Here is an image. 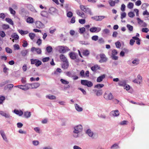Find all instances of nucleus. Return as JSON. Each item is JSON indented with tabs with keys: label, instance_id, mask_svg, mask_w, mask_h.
Here are the masks:
<instances>
[{
	"label": "nucleus",
	"instance_id": "nucleus-1",
	"mask_svg": "<svg viewBox=\"0 0 149 149\" xmlns=\"http://www.w3.org/2000/svg\"><path fill=\"white\" fill-rule=\"evenodd\" d=\"M82 130V127L81 125H79L74 127L73 136L75 137L78 136V134L81 132Z\"/></svg>",
	"mask_w": 149,
	"mask_h": 149
},
{
	"label": "nucleus",
	"instance_id": "nucleus-2",
	"mask_svg": "<svg viewBox=\"0 0 149 149\" xmlns=\"http://www.w3.org/2000/svg\"><path fill=\"white\" fill-rule=\"evenodd\" d=\"M56 50L58 51L60 53H64L70 50L68 47L66 46H58L56 48Z\"/></svg>",
	"mask_w": 149,
	"mask_h": 149
},
{
	"label": "nucleus",
	"instance_id": "nucleus-3",
	"mask_svg": "<svg viewBox=\"0 0 149 149\" xmlns=\"http://www.w3.org/2000/svg\"><path fill=\"white\" fill-rule=\"evenodd\" d=\"M104 97L105 99L107 100H111L114 98L112 93L109 91H106L104 93Z\"/></svg>",
	"mask_w": 149,
	"mask_h": 149
},
{
	"label": "nucleus",
	"instance_id": "nucleus-4",
	"mask_svg": "<svg viewBox=\"0 0 149 149\" xmlns=\"http://www.w3.org/2000/svg\"><path fill=\"white\" fill-rule=\"evenodd\" d=\"M79 7L81 10L91 15H93L92 13L91 12V9L86 6L83 5H80Z\"/></svg>",
	"mask_w": 149,
	"mask_h": 149
},
{
	"label": "nucleus",
	"instance_id": "nucleus-5",
	"mask_svg": "<svg viewBox=\"0 0 149 149\" xmlns=\"http://www.w3.org/2000/svg\"><path fill=\"white\" fill-rule=\"evenodd\" d=\"M81 84L87 86L88 87H91L93 85L92 83L88 80H81Z\"/></svg>",
	"mask_w": 149,
	"mask_h": 149
},
{
	"label": "nucleus",
	"instance_id": "nucleus-6",
	"mask_svg": "<svg viewBox=\"0 0 149 149\" xmlns=\"http://www.w3.org/2000/svg\"><path fill=\"white\" fill-rule=\"evenodd\" d=\"M31 63V64H35L37 67H38L41 65L42 62L38 59H30Z\"/></svg>",
	"mask_w": 149,
	"mask_h": 149
},
{
	"label": "nucleus",
	"instance_id": "nucleus-7",
	"mask_svg": "<svg viewBox=\"0 0 149 149\" xmlns=\"http://www.w3.org/2000/svg\"><path fill=\"white\" fill-rule=\"evenodd\" d=\"M118 52L116 50L113 49L112 50L111 57L114 60H117L118 59V57L116 56Z\"/></svg>",
	"mask_w": 149,
	"mask_h": 149
},
{
	"label": "nucleus",
	"instance_id": "nucleus-8",
	"mask_svg": "<svg viewBox=\"0 0 149 149\" xmlns=\"http://www.w3.org/2000/svg\"><path fill=\"white\" fill-rule=\"evenodd\" d=\"M100 56L101 58L100 60L99 61L100 63L105 62L107 61V58L104 54H101L100 55Z\"/></svg>",
	"mask_w": 149,
	"mask_h": 149
},
{
	"label": "nucleus",
	"instance_id": "nucleus-9",
	"mask_svg": "<svg viewBox=\"0 0 149 149\" xmlns=\"http://www.w3.org/2000/svg\"><path fill=\"white\" fill-rule=\"evenodd\" d=\"M109 115L112 117H115L119 115V112L118 110L112 111L110 112Z\"/></svg>",
	"mask_w": 149,
	"mask_h": 149
},
{
	"label": "nucleus",
	"instance_id": "nucleus-10",
	"mask_svg": "<svg viewBox=\"0 0 149 149\" xmlns=\"http://www.w3.org/2000/svg\"><path fill=\"white\" fill-rule=\"evenodd\" d=\"M101 28H97L95 27H92L90 29V31L92 33L98 32L100 31Z\"/></svg>",
	"mask_w": 149,
	"mask_h": 149
},
{
	"label": "nucleus",
	"instance_id": "nucleus-11",
	"mask_svg": "<svg viewBox=\"0 0 149 149\" xmlns=\"http://www.w3.org/2000/svg\"><path fill=\"white\" fill-rule=\"evenodd\" d=\"M36 28L38 29L42 28L44 27V25L40 21H37L36 22Z\"/></svg>",
	"mask_w": 149,
	"mask_h": 149
},
{
	"label": "nucleus",
	"instance_id": "nucleus-12",
	"mask_svg": "<svg viewBox=\"0 0 149 149\" xmlns=\"http://www.w3.org/2000/svg\"><path fill=\"white\" fill-rule=\"evenodd\" d=\"M31 50L32 52L36 51L38 54H40L41 53V50L39 48H35L33 47L31 48Z\"/></svg>",
	"mask_w": 149,
	"mask_h": 149
},
{
	"label": "nucleus",
	"instance_id": "nucleus-13",
	"mask_svg": "<svg viewBox=\"0 0 149 149\" xmlns=\"http://www.w3.org/2000/svg\"><path fill=\"white\" fill-rule=\"evenodd\" d=\"M0 134L3 139L6 142H8V141L7 138L4 132L2 130H1L0 131Z\"/></svg>",
	"mask_w": 149,
	"mask_h": 149
},
{
	"label": "nucleus",
	"instance_id": "nucleus-14",
	"mask_svg": "<svg viewBox=\"0 0 149 149\" xmlns=\"http://www.w3.org/2000/svg\"><path fill=\"white\" fill-rule=\"evenodd\" d=\"M77 54L74 52H71L69 54L70 58L72 59H75L76 58Z\"/></svg>",
	"mask_w": 149,
	"mask_h": 149
},
{
	"label": "nucleus",
	"instance_id": "nucleus-15",
	"mask_svg": "<svg viewBox=\"0 0 149 149\" xmlns=\"http://www.w3.org/2000/svg\"><path fill=\"white\" fill-rule=\"evenodd\" d=\"M126 80H123L119 81L118 82V84L120 86H125V85H126Z\"/></svg>",
	"mask_w": 149,
	"mask_h": 149
},
{
	"label": "nucleus",
	"instance_id": "nucleus-16",
	"mask_svg": "<svg viewBox=\"0 0 149 149\" xmlns=\"http://www.w3.org/2000/svg\"><path fill=\"white\" fill-rule=\"evenodd\" d=\"M91 70L95 72L98 70L100 69V67L97 65H95L91 68Z\"/></svg>",
	"mask_w": 149,
	"mask_h": 149
},
{
	"label": "nucleus",
	"instance_id": "nucleus-17",
	"mask_svg": "<svg viewBox=\"0 0 149 149\" xmlns=\"http://www.w3.org/2000/svg\"><path fill=\"white\" fill-rule=\"evenodd\" d=\"M105 77V74H103L101 75V76L98 77L97 79V82H100L102 81L103 79H104Z\"/></svg>",
	"mask_w": 149,
	"mask_h": 149
},
{
	"label": "nucleus",
	"instance_id": "nucleus-18",
	"mask_svg": "<svg viewBox=\"0 0 149 149\" xmlns=\"http://www.w3.org/2000/svg\"><path fill=\"white\" fill-rule=\"evenodd\" d=\"M137 20L138 21V23L142 25L143 26H146V24L145 22H143V21L141 20L139 18H137Z\"/></svg>",
	"mask_w": 149,
	"mask_h": 149
},
{
	"label": "nucleus",
	"instance_id": "nucleus-19",
	"mask_svg": "<svg viewBox=\"0 0 149 149\" xmlns=\"http://www.w3.org/2000/svg\"><path fill=\"white\" fill-rule=\"evenodd\" d=\"M69 66L68 62V61L63 62L62 65V68L64 69H67Z\"/></svg>",
	"mask_w": 149,
	"mask_h": 149
},
{
	"label": "nucleus",
	"instance_id": "nucleus-20",
	"mask_svg": "<svg viewBox=\"0 0 149 149\" xmlns=\"http://www.w3.org/2000/svg\"><path fill=\"white\" fill-rule=\"evenodd\" d=\"M14 112L17 115H19V116H21L23 114V112L21 110H18L17 109H15Z\"/></svg>",
	"mask_w": 149,
	"mask_h": 149
},
{
	"label": "nucleus",
	"instance_id": "nucleus-21",
	"mask_svg": "<svg viewBox=\"0 0 149 149\" xmlns=\"http://www.w3.org/2000/svg\"><path fill=\"white\" fill-rule=\"evenodd\" d=\"M86 133L89 136L91 137L93 139L94 138V137H93V132L91 131V130H88L86 131Z\"/></svg>",
	"mask_w": 149,
	"mask_h": 149
},
{
	"label": "nucleus",
	"instance_id": "nucleus-22",
	"mask_svg": "<svg viewBox=\"0 0 149 149\" xmlns=\"http://www.w3.org/2000/svg\"><path fill=\"white\" fill-rule=\"evenodd\" d=\"M40 86V84L38 83H34L31 84L32 88H37Z\"/></svg>",
	"mask_w": 149,
	"mask_h": 149
},
{
	"label": "nucleus",
	"instance_id": "nucleus-23",
	"mask_svg": "<svg viewBox=\"0 0 149 149\" xmlns=\"http://www.w3.org/2000/svg\"><path fill=\"white\" fill-rule=\"evenodd\" d=\"M76 13L77 15L82 17H83V15H84V13L83 12H81L79 10H76Z\"/></svg>",
	"mask_w": 149,
	"mask_h": 149
},
{
	"label": "nucleus",
	"instance_id": "nucleus-24",
	"mask_svg": "<svg viewBox=\"0 0 149 149\" xmlns=\"http://www.w3.org/2000/svg\"><path fill=\"white\" fill-rule=\"evenodd\" d=\"M76 110L78 111H82V108L80 107L78 104H74Z\"/></svg>",
	"mask_w": 149,
	"mask_h": 149
},
{
	"label": "nucleus",
	"instance_id": "nucleus-25",
	"mask_svg": "<svg viewBox=\"0 0 149 149\" xmlns=\"http://www.w3.org/2000/svg\"><path fill=\"white\" fill-rule=\"evenodd\" d=\"M60 58L61 61L63 62L68 61L67 59L65 56L63 54H61L60 56Z\"/></svg>",
	"mask_w": 149,
	"mask_h": 149
},
{
	"label": "nucleus",
	"instance_id": "nucleus-26",
	"mask_svg": "<svg viewBox=\"0 0 149 149\" xmlns=\"http://www.w3.org/2000/svg\"><path fill=\"white\" fill-rule=\"evenodd\" d=\"M0 114L2 116H4L6 118H9L10 117V115L6 113L3 111H0Z\"/></svg>",
	"mask_w": 149,
	"mask_h": 149
},
{
	"label": "nucleus",
	"instance_id": "nucleus-27",
	"mask_svg": "<svg viewBox=\"0 0 149 149\" xmlns=\"http://www.w3.org/2000/svg\"><path fill=\"white\" fill-rule=\"evenodd\" d=\"M41 15L44 17H48V13L46 11H42L41 13Z\"/></svg>",
	"mask_w": 149,
	"mask_h": 149
},
{
	"label": "nucleus",
	"instance_id": "nucleus-28",
	"mask_svg": "<svg viewBox=\"0 0 149 149\" xmlns=\"http://www.w3.org/2000/svg\"><path fill=\"white\" fill-rule=\"evenodd\" d=\"M56 9L54 7H51L49 10V12L53 14V13H55L56 11Z\"/></svg>",
	"mask_w": 149,
	"mask_h": 149
},
{
	"label": "nucleus",
	"instance_id": "nucleus-29",
	"mask_svg": "<svg viewBox=\"0 0 149 149\" xmlns=\"http://www.w3.org/2000/svg\"><path fill=\"white\" fill-rule=\"evenodd\" d=\"M28 50H22L21 52V54L22 56H26L28 52Z\"/></svg>",
	"mask_w": 149,
	"mask_h": 149
},
{
	"label": "nucleus",
	"instance_id": "nucleus-30",
	"mask_svg": "<svg viewBox=\"0 0 149 149\" xmlns=\"http://www.w3.org/2000/svg\"><path fill=\"white\" fill-rule=\"evenodd\" d=\"M26 21L27 23H32L34 21L33 19L31 17H29L27 19Z\"/></svg>",
	"mask_w": 149,
	"mask_h": 149
},
{
	"label": "nucleus",
	"instance_id": "nucleus-31",
	"mask_svg": "<svg viewBox=\"0 0 149 149\" xmlns=\"http://www.w3.org/2000/svg\"><path fill=\"white\" fill-rule=\"evenodd\" d=\"M24 115L25 118H28L30 117L31 113L30 112H28L27 111L24 112Z\"/></svg>",
	"mask_w": 149,
	"mask_h": 149
},
{
	"label": "nucleus",
	"instance_id": "nucleus-32",
	"mask_svg": "<svg viewBox=\"0 0 149 149\" xmlns=\"http://www.w3.org/2000/svg\"><path fill=\"white\" fill-rule=\"evenodd\" d=\"M5 20L6 22H8L10 24L12 25L14 24L13 22L11 19L8 18H6Z\"/></svg>",
	"mask_w": 149,
	"mask_h": 149
},
{
	"label": "nucleus",
	"instance_id": "nucleus-33",
	"mask_svg": "<svg viewBox=\"0 0 149 149\" xmlns=\"http://www.w3.org/2000/svg\"><path fill=\"white\" fill-rule=\"evenodd\" d=\"M46 97L50 100H54L56 99V97L53 95H47L46 96Z\"/></svg>",
	"mask_w": 149,
	"mask_h": 149
},
{
	"label": "nucleus",
	"instance_id": "nucleus-34",
	"mask_svg": "<svg viewBox=\"0 0 149 149\" xmlns=\"http://www.w3.org/2000/svg\"><path fill=\"white\" fill-rule=\"evenodd\" d=\"M82 53L85 56H87L89 54V52L88 50H83Z\"/></svg>",
	"mask_w": 149,
	"mask_h": 149
},
{
	"label": "nucleus",
	"instance_id": "nucleus-35",
	"mask_svg": "<svg viewBox=\"0 0 149 149\" xmlns=\"http://www.w3.org/2000/svg\"><path fill=\"white\" fill-rule=\"evenodd\" d=\"M120 148L119 146H118V144H114L111 147V149H113V148L117 149L119 148Z\"/></svg>",
	"mask_w": 149,
	"mask_h": 149
},
{
	"label": "nucleus",
	"instance_id": "nucleus-36",
	"mask_svg": "<svg viewBox=\"0 0 149 149\" xmlns=\"http://www.w3.org/2000/svg\"><path fill=\"white\" fill-rule=\"evenodd\" d=\"M109 3L111 6H114L115 5V1L112 0H109Z\"/></svg>",
	"mask_w": 149,
	"mask_h": 149
},
{
	"label": "nucleus",
	"instance_id": "nucleus-37",
	"mask_svg": "<svg viewBox=\"0 0 149 149\" xmlns=\"http://www.w3.org/2000/svg\"><path fill=\"white\" fill-rule=\"evenodd\" d=\"M46 50L47 52L49 53L52 52V48L51 46H49L47 47Z\"/></svg>",
	"mask_w": 149,
	"mask_h": 149
},
{
	"label": "nucleus",
	"instance_id": "nucleus-38",
	"mask_svg": "<svg viewBox=\"0 0 149 149\" xmlns=\"http://www.w3.org/2000/svg\"><path fill=\"white\" fill-rule=\"evenodd\" d=\"M134 4L132 2H129L127 4V7L130 9L132 8L133 7Z\"/></svg>",
	"mask_w": 149,
	"mask_h": 149
},
{
	"label": "nucleus",
	"instance_id": "nucleus-39",
	"mask_svg": "<svg viewBox=\"0 0 149 149\" xmlns=\"http://www.w3.org/2000/svg\"><path fill=\"white\" fill-rule=\"evenodd\" d=\"M9 9L11 14L13 15H15L16 13V12L15 10H13L12 8L9 7Z\"/></svg>",
	"mask_w": 149,
	"mask_h": 149
},
{
	"label": "nucleus",
	"instance_id": "nucleus-40",
	"mask_svg": "<svg viewBox=\"0 0 149 149\" xmlns=\"http://www.w3.org/2000/svg\"><path fill=\"white\" fill-rule=\"evenodd\" d=\"M104 86V85L102 84H98L95 85L94 87L95 88H97L99 89L103 87Z\"/></svg>",
	"mask_w": 149,
	"mask_h": 149
},
{
	"label": "nucleus",
	"instance_id": "nucleus-41",
	"mask_svg": "<svg viewBox=\"0 0 149 149\" xmlns=\"http://www.w3.org/2000/svg\"><path fill=\"white\" fill-rule=\"evenodd\" d=\"M11 37L12 38H14L15 40H18L19 38L18 36L15 34L12 35Z\"/></svg>",
	"mask_w": 149,
	"mask_h": 149
},
{
	"label": "nucleus",
	"instance_id": "nucleus-42",
	"mask_svg": "<svg viewBox=\"0 0 149 149\" xmlns=\"http://www.w3.org/2000/svg\"><path fill=\"white\" fill-rule=\"evenodd\" d=\"M60 81L62 83L64 84H68L69 83L68 81L63 79H61Z\"/></svg>",
	"mask_w": 149,
	"mask_h": 149
},
{
	"label": "nucleus",
	"instance_id": "nucleus-43",
	"mask_svg": "<svg viewBox=\"0 0 149 149\" xmlns=\"http://www.w3.org/2000/svg\"><path fill=\"white\" fill-rule=\"evenodd\" d=\"M29 36L31 40H33L35 36V34L33 33H30L29 34Z\"/></svg>",
	"mask_w": 149,
	"mask_h": 149
},
{
	"label": "nucleus",
	"instance_id": "nucleus-44",
	"mask_svg": "<svg viewBox=\"0 0 149 149\" xmlns=\"http://www.w3.org/2000/svg\"><path fill=\"white\" fill-rule=\"evenodd\" d=\"M126 14L125 12H122L121 13L120 18L121 19L126 17Z\"/></svg>",
	"mask_w": 149,
	"mask_h": 149
},
{
	"label": "nucleus",
	"instance_id": "nucleus-45",
	"mask_svg": "<svg viewBox=\"0 0 149 149\" xmlns=\"http://www.w3.org/2000/svg\"><path fill=\"white\" fill-rule=\"evenodd\" d=\"M5 99V97L3 96L0 97V104H2Z\"/></svg>",
	"mask_w": 149,
	"mask_h": 149
},
{
	"label": "nucleus",
	"instance_id": "nucleus-46",
	"mask_svg": "<svg viewBox=\"0 0 149 149\" xmlns=\"http://www.w3.org/2000/svg\"><path fill=\"white\" fill-rule=\"evenodd\" d=\"M128 16L130 17H133L135 15L134 13L132 12H130L128 13Z\"/></svg>",
	"mask_w": 149,
	"mask_h": 149
},
{
	"label": "nucleus",
	"instance_id": "nucleus-47",
	"mask_svg": "<svg viewBox=\"0 0 149 149\" xmlns=\"http://www.w3.org/2000/svg\"><path fill=\"white\" fill-rule=\"evenodd\" d=\"M132 62L134 65H136L139 63V60L138 59H135Z\"/></svg>",
	"mask_w": 149,
	"mask_h": 149
},
{
	"label": "nucleus",
	"instance_id": "nucleus-48",
	"mask_svg": "<svg viewBox=\"0 0 149 149\" xmlns=\"http://www.w3.org/2000/svg\"><path fill=\"white\" fill-rule=\"evenodd\" d=\"M127 27L128 29L131 31H132L133 30V27L132 26L130 25L127 24Z\"/></svg>",
	"mask_w": 149,
	"mask_h": 149
},
{
	"label": "nucleus",
	"instance_id": "nucleus-49",
	"mask_svg": "<svg viewBox=\"0 0 149 149\" xmlns=\"http://www.w3.org/2000/svg\"><path fill=\"white\" fill-rule=\"evenodd\" d=\"M14 48L15 50H19L20 49L19 45L18 44H15L13 45Z\"/></svg>",
	"mask_w": 149,
	"mask_h": 149
},
{
	"label": "nucleus",
	"instance_id": "nucleus-50",
	"mask_svg": "<svg viewBox=\"0 0 149 149\" xmlns=\"http://www.w3.org/2000/svg\"><path fill=\"white\" fill-rule=\"evenodd\" d=\"M6 51L8 53H11L12 52V50L8 47L6 48Z\"/></svg>",
	"mask_w": 149,
	"mask_h": 149
},
{
	"label": "nucleus",
	"instance_id": "nucleus-51",
	"mask_svg": "<svg viewBox=\"0 0 149 149\" xmlns=\"http://www.w3.org/2000/svg\"><path fill=\"white\" fill-rule=\"evenodd\" d=\"M79 22L81 24H84L85 23L86 20L85 19H79Z\"/></svg>",
	"mask_w": 149,
	"mask_h": 149
},
{
	"label": "nucleus",
	"instance_id": "nucleus-52",
	"mask_svg": "<svg viewBox=\"0 0 149 149\" xmlns=\"http://www.w3.org/2000/svg\"><path fill=\"white\" fill-rule=\"evenodd\" d=\"M80 33L81 34L83 33L85 31V29L84 27H81L79 29Z\"/></svg>",
	"mask_w": 149,
	"mask_h": 149
},
{
	"label": "nucleus",
	"instance_id": "nucleus-53",
	"mask_svg": "<svg viewBox=\"0 0 149 149\" xmlns=\"http://www.w3.org/2000/svg\"><path fill=\"white\" fill-rule=\"evenodd\" d=\"M2 27L3 29H6L9 28V26L8 25L4 24L2 26Z\"/></svg>",
	"mask_w": 149,
	"mask_h": 149
},
{
	"label": "nucleus",
	"instance_id": "nucleus-54",
	"mask_svg": "<svg viewBox=\"0 0 149 149\" xmlns=\"http://www.w3.org/2000/svg\"><path fill=\"white\" fill-rule=\"evenodd\" d=\"M0 36L2 37L3 38L6 36V34L4 32L2 31H0Z\"/></svg>",
	"mask_w": 149,
	"mask_h": 149
},
{
	"label": "nucleus",
	"instance_id": "nucleus-55",
	"mask_svg": "<svg viewBox=\"0 0 149 149\" xmlns=\"http://www.w3.org/2000/svg\"><path fill=\"white\" fill-rule=\"evenodd\" d=\"M98 37L97 36H94L92 37V39L93 40L96 41L98 40Z\"/></svg>",
	"mask_w": 149,
	"mask_h": 149
},
{
	"label": "nucleus",
	"instance_id": "nucleus-56",
	"mask_svg": "<svg viewBox=\"0 0 149 149\" xmlns=\"http://www.w3.org/2000/svg\"><path fill=\"white\" fill-rule=\"evenodd\" d=\"M73 13L69 11L67 13V16L69 17H72Z\"/></svg>",
	"mask_w": 149,
	"mask_h": 149
},
{
	"label": "nucleus",
	"instance_id": "nucleus-57",
	"mask_svg": "<svg viewBox=\"0 0 149 149\" xmlns=\"http://www.w3.org/2000/svg\"><path fill=\"white\" fill-rule=\"evenodd\" d=\"M23 44L22 45V46L24 47H26L28 45V43L26 41L24 40L23 42Z\"/></svg>",
	"mask_w": 149,
	"mask_h": 149
},
{
	"label": "nucleus",
	"instance_id": "nucleus-58",
	"mask_svg": "<svg viewBox=\"0 0 149 149\" xmlns=\"http://www.w3.org/2000/svg\"><path fill=\"white\" fill-rule=\"evenodd\" d=\"M84 73V71L83 70H81L80 72V76L82 77H85V75Z\"/></svg>",
	"mask_w": 149,
	"mask_h": 149
},
{
	"label": "nucleus",
	"instance_id": "nucleus-59",
	"mask_svg": "<svg viewBox=\"0 0 149 149\" xmlns=\"http://www.w3.org/2000/svg\"><path fill=\"white\" fill-rule=\"evenodd\" d=\"M109 30L107 29H105L103 31V32L105 34H108L109 33Z\"/></svg>",
	"mask_w": 149,
	"mask_h": 149
},
{
	"label": "nucleus",
	"instance_id": "nucleus-60",
	"mask_svg": "<svg viewBox=\"0 0 149 149\" xmlns=\"http://www.w3.org/2000/svg\"><path fill=\"white\" fill-rule=\"evenodd\" d=\"M49 57H46L42 59V61L44 62H47L49 61Z\"/></svg>",
	"mask_w": 149,
	"mask_h": 149
},
{
	"label": "nucleus",
	"instance_id": "nucleus-61",
	"mask_svg": "<svg viewBox=\"0 0 149 149\" xmlns=\"http://www.w3.org/2000/svg\"><path fill=\"white\" fill-rule=\"evenodd\" d=\"M125 4H122L121 5L120 9L122 11H124L125 10Z\"/></svg>",
	"mask_w": 149,
	"mask_h": 149
},
{
	"label": "nucleus",
	"instance_id": "nucleus-62",
	"mask_svg": "<svg viewBox=\"0 0 149 149\" xmlns=\"http://www.w3.org/2000/svg\"><path fill=\"white\" fill-rule=\"evenodd\" d=\"M6 17L5 14L3 13H1L0 14V18L3 19Z\"/></svg>",
	"mask_w": 149,
	"mask_h": 149
},
{
	"label": "nucleus",
	"instance_id": "nucleus-63",
	"mask_svg": "<svg viewBox=\"0 0 149 149\" xmlns=\"http://www.w3.org/2000/svg\"><path fill=\"white\" fill-rule=\"evenodd\" d=\"M32 143L33 145L37 146L38 145L39 142L38 141L35 140L33 141Z\"/></svg>",
	"mask_w": 149,
	"mask_h": 149
},
{
	"label": "nucleus",
	"instance_id": "nucleus-64",
	"mask_svg": "<svg viewBox=\"0 0 149 149\" xmlns=\"http://www.w3.org/2000/svg\"><path fill=\"white\" fill-rule=\"evenodd\" d=\"M141 1L140 0H138L136 2L135 5L137 6H139L141 5Z\"/></svg>",
	"mask_w": 149,
	"mask_h": 149
}]
</instances>
